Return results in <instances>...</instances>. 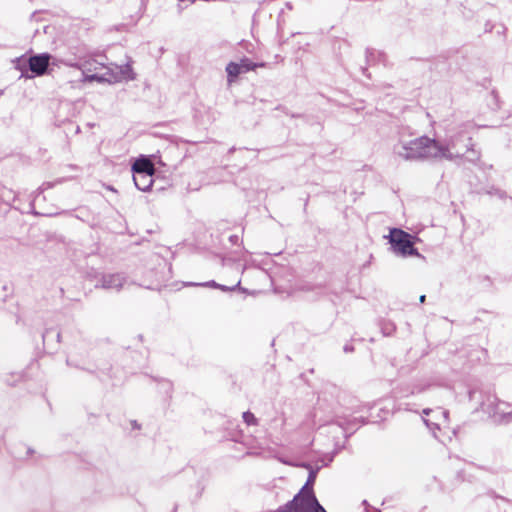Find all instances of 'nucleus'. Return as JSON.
Segmentation results:
<instances>
[{"mask_svg": "<svg viewBox=\"0 0 512 512\" xmlns=\"http://www.w3.org/2000/svg\"><path fill=\"white\" fill-rule=\"evenodd\" d=\"M406 159H423V158H450L449 149L440 145L436 140L428 137H420L412 140L404 147Z\"/></svg>", "mask_w": 512, "mask_h": 512, "instance_id": "1", "label": "nucleus"}, {"mask_svg": "<svg viewBox=\"0 0 512 512\" xmlns=\"http://www.w3.org/2000/svg\"><path fill=\"white\" fill-rule=\"evenodd\" d=\"M243 419L248 425H256L257 419L255 418L254 414L251 412H245L243 413Z\"/></svg>", "mask_w": 512, "mask_h": 512, "instance_id": "9", "label": "nucleus"}, {"mask_svg": "<svg viewBox=\"0 0 512 512\" xmlns=\"http://www.w3.org/2000/svg\"><path fill=\"white\" fill-rule=\"evenodd\" d=\"M411 238L410 234L401 229L394 228L390 231V242L401 255L417 254Z\"/></svg>", "mask_w": 512, "mask_h": 512, "instance_id": "3", "label": "nucleus"}, {"mask_svg": "<svg viewBox=\"0 0 512 512\" xmlns=\"http://www.w3.org/2000/svg\"><path fill=\"white\" fill-rule=\"evenodd\" d=\"M226 72L229 84L233 83L236 80V78L242 73L240 65H238V63L236 62L228 63V65L226 66Z\"/></svg>", "mask_w": 512, "mask_h": 512, "instance_id": "7", "label": "nucleus"}, {"mask_svg": "<svg viewBox=\"0 0 512 512\" xmlns=\"http://www.w3.org/2000/svg\"><path fill=\"white\" fill-rule=\"evenodd\" d=\"M425 299H426V296H425V295H422V296H420V299H419V300H420V302H421V303H424V302H425Z\"/></svg>", "mask_w": 512, "mask_h": 512, "instance_id": "11", "label": "nucleus"}, {"mask_svg": "<svg viewBox=\"0 0 512 512\" xmlns=\"http://www.w3.org/2000/svg\"><path fill=\"white\" fill-rule=\"evenodd\" d=\"M277 512H326L315 497L313 488L305 484L294 498Z\"/></svg>", "mask_w": 512, "mask_h": 512, "instance_id": "2", "label": "nucleus"}, {"mask_svg": "<svg viewBox=\"0 0 512 512\" xmlns=\"http://www.w3.org/2000/svg\"><path fill=\"white\" fill-rule=\"evenodd\" d=\"M132 170L138 174H146L148 176H152L155 173V167L153 162L148 158H139L137 159L133 166Z\"/></svg>", "mask_w": 512, "mask_h": 512, "instance_id": "6", "label": "nucleus"}, {"mask_svg": "<svg viewBox=\"0 0 512 512\" xmlns=\"http://www.w3.org/2000/svg\"><path fill=\"white\" fill-rule=\"evenodd\" d=\"M134 181H135V185H136L139 189H141V190H145V188H146V187H140V186H139V184H138V182H137V178H136V177H134Z\"/></svg>", "mask_w": 512, "mask_h": 512, "instance_id": "10", "label": "nucleus"}, {"mask_svg": "<svg viewBox=\"0 0 512 512\" xmlns=\"http://www.w3.org/2000/svg\"><path fill=\"white\" fill-rule=\"evenodd\" d=\"M106 69V66L98 62L96 60H87L83 63V72L85 75L84 80L85 81H93V80H100L101 77L99 76L103 70Z\"/></svg>", "mask_w": 512, "mask_h": 512, "instance_id": "5", "label": "nucleus"}, {"mask_svg": "<svg viewBox=\"0 0 512 512\" xmlns=\"http://www.w3.org/2000/svg\"><path fill=\"white\" fill-rule=\"evenodd\" d=\"M238 65H240V68H241V71L242 73H245V72H248V71H251V70H254L256 69L257 67H263L264 64L261 63V64H256V63H253L250 59L248 58H243L240 60V62L238 63Z\"/></svg>", "mask_w": 512, "mask_h": 512, "instance_id": "8", "label": "nucleus"}, {"mask_svg": "<svg viewBox=\"0 0 512 512\" xmlns=\"http://www.w3.org/2000/svg\"><path fill=\"white\" fill-rule=\"evenodd\" d=\"M51 56L48 53L31 56L28 59V65L31 72L41 76L44 75L49 66Z\"/></svg>", "mask_w": 512, "mask_h": 512, "instance_id": "4", "label": "nucleus"}]
</instances>
